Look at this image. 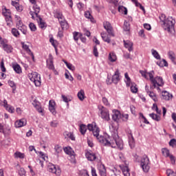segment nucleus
Listing matches in <instances>:
<instances>
[{"mask_svg":"<svg viewBox=\"0 0 176 176\" xmlns=\"http://www.w3.org/2000/svg\"><path fill=\"white\" fill-rule=\"evenodd\" d=\"M98 140L100 144H102V145L111 146L112 148H116L117 146L119 149H123V141H122V139L119 137L113 139V138H110L108 137L107 135H105L104 136H100Z\"/></svg>","mask_w":176,"mask_h":176,"instance_id":"obj_1","label":"nucleus"},{"mask_svg":"<svg viewBox=\"0 0 176 176\" xmlns=\"http://www.w3.org/2000/svg\"><path fill=\"white\" fill-rule=\"evenodd\" d=\"M39 12H41V8H39L38 5H35L33 6V11H30V14L32 19H35V17H36V21L40 28H41V30H45V28H46L47 27L46 23L43 21V19H42V18H41L39 15H38V13H39Z\"/></svg>","mask_w":176,"mask_h":176,"instance_id":"obj_2","label":"nucleus"},{"mask_svg":"<svg viewBox=\"0 0 176 176\" xmlns=\"http://www.w3.org/2000/svg\"><path fill=\"white\" fill-rule=\"evenodd\" d=\"M175 24V20L173 17L169 16L164 19L163 28L165 31L169 32V34H174L175 30H174V25Z\"/></svg>","mask_w":176,"mask_h":176,"instance_id":"obj_3","label":"nucleus"},{"mask_svg":"<svg viewBox=\"0 0 176 176\" xmlns=\"http://www.w3.org/2000/svg\"><path fill=\"white\" fill-rule=\"evenodd\" d=\"M28 78L30 80H31V82H33V83H34L35 86H36L37 87H39V86H41V75H39V74L33 72L28 74Z\"/></svg>","mask_w":176,"mask_h":176,"instance_id":"obj_4","label":"nucleus"},{"mask_svg":"<svg viewBox=\"0 0 176 176\" xmlns=\"http://www.w3.org/2000/svg\"><path fill=\"white\" fill-rule=\"evenodd\" d=\"M87 127L88 130H89V131H92L94 137H96L98 140V138H100V129H98L96 122H92L91 124H88Z\"/></svg>","mask_w":176,"mask_h":176,"instance_id":"obj_5","label":"nucleus"},{"mask_svg":"<svg viewBox=\"0 0 176 176\" xmlns=\"http://www.w3.org/2000/svg\"><path fill=\"white\" fill-rule=\"evenodd\" d=\"M47 170L50 173H52L56 175H60L61 174V169L59 167H56V165L52 163L48 164Z\"/></svg>","mask_w":176,"mask_h":176,"instance_id":"obj_6","label":"nucleus"},{"mask_svg":"<svg viewBox=\"0 0 176 176\" xmlns=\"http://www.w3.org/2000/svg\"><path fill=\"white\" fill-rule=\"evenodd\" d=\"M100 111L102 119H103V120H107L108 122V120L111 119V118L109 117V111L108 110V109L102 107Z\"/></svg>","mask_w":176,"mask_h":176,"instance_id":"obj_7","label":"nucleus"},{"mask_svg":"<svg viewBox=\"0 0 176 176\" xmlns=\"http://www.w3.org/2000/svg\"><path fill=\"white\" fill-rule=\"evenodd\" d=\"M151 82L153 83L154 87H159V86H163V85H164L163 78L160 76H157L155 78H151Z\"/></svg>","mask_w":176,"mask_h":176,"instance_id":"obj_8","label":"nucleus"},{"mask_svg":"<svg viewBox=\"0 0 176 176\" xmlns=\"http://www.w3.org/2000/svg\"><path fill=\"white\" fill-rule=\"evenodd\" d=\"M145 90L151 100H153L155 102H157V101H159V99L157 98V95H156L155 92L151 91L150 87L149 86H148V85H146Z\"/></svg>","mask_w":176,"mask_h":176,"instance_id":"obj_9","label":"nucleus"},{"mask_svg":"<svg viewBox=\"0 0 176 176\" xmlns=\"http://www.w3.org/2000/svg\"><path fill=\"white\" fill-rule=\"evenodd\" d=\"M103 27L108 32L109 35H111V36H115V34L113 33V29L112 28V25H111V23L109 22H104Z\"/></svg>","mask_w":176,"mask_h":176,"instance_id":"obj_10","label":"nucleus"},{"mask_svg":"<svg viewBox=\"0 0 176 176\" xmlns=\"http://www.w3.org/2000/svg\"><path fill=\"white\" fill-rule=\"evenodd\" d=\"M0 45H1L3 46V50L7 53H12V52H13V47H12V45H8V43H6V42H5L3 39L1 40Z\"/></svg>","mask_w":176,"mask_h":176,"instance_id":"obj_11","label":"nucleus"},{"mask_svg":"<svg viewBox=\"0 0 176 176\" xmlns=\"http://www.w3.org/2000/svg\"><path fill=\"white\" fill-rule=\"evenodd\" d=\"M140 72L142 76H143V78L147 80H151V79L153 78V72H148L146 71H140Z\"/></svg>","mask_w":176,"mask_h":176,"instance_id":"obj_12","label":"nucleus"},{"mask_svg":"<svg viewBox=\"0 0 176 176\" xmlns=\"http://www.w3.org/2000/svg\"><path fill=\"white\" fill-rule=\"evenodd\" d=\"M27 124V120L22 118L14 122V126L16 129H20V127H24Z\"/></svg>","mask_w":176,"mask_h":176,"instance_id":"obj_13","label":"nucleus"},{"mask_svg":"<svg viewBox=\"0 0 176 176\" xmlns=\"http://www.w3.org/2000/svg\"><path fill=\"white\" fill-rule=\"evenodd\" d=\"M16 27L18 30L22 31L23 34H27V27L23 24L21 20L16 21Z\"/></svg>","mask_w":176,"mask_h":176,"instance_id":"obj_14","label":"nucleus"},{"mask_svg":"<svg viewBox=\"0 0 176 176\" xmlns=\"http://www.w3.org/2000/svg\"><path fill=\"white\" fill-rule=\"evenodd\" d=\"M49 109L53 115H56V102L54 100H50L49 102Z\"/></svg>","mask_w":176,"mask_h":176,"instance_id":"obj_15","label":"nucleus"},{"mask_svg":"<svg viewBox=\"0 0 176 176\" xmlns=\"http://www.w3.org/2000/svg\"><path fill=\"white\" fill-rule=\"evenodd\" d=\"M120 168L124 176H130V169L127 165H120Z\"/></svg>","mask_w":176,"mask_h":176,"instance_id":"obj_16","label":"nucleus"},{"mask_svg":"<svg viewBox=\"0 0 176 176\" xmlns=\"http://www.w3.org/2000/svg\"><path fill=\"white\" fill-rule=\"evenodd\" d=\"M33 105L35 107L36 109L38 111V112H39V113L43 115V108H42V106H41V103H39V102L34 100Z\"/></svg>","mask_w":176,"mask_h":176,"instance_id":"obj_17","label":"nucleus"},{"mask_svg":"<svg viewBox=\"0 0 176 176\" xmlns=\"http://www.w3.org/2000/svg\"><path fill=\"white\" fill-rule=\"evenodd\" d=\"M162 100H165L166 101H168L173 98V95L168 91H162Z\"/></svg>","mask_w":176,"mask_h":176,"instance_id":"obj_18","label":"nucleus"},{"mask_svg":"<svg viewBox=\"0 0 176 176\" xmlns=\"http://www.w3.org/2000/svg\"><path fill=\"white\" fill-rule=\"evenodd\" d=\"M101 36L104 42H107V43H111V38L109 36H112V35H109L106 32L101 33Z\"/></svg>","mask_w":176,"mask_h":176,"instance_id":"obj_19","label":"nucleus"},{"mask_svg":"<svg viewBox=\"0 0 176 176\" xmlns=\"http://www.w3.org/2000/svg\"><path fill=\"white\" fill-rule=\"evenodd\" d=\"M47 63L50 69H54V65H53V56L52 54L49 55V59L47 60Z\"/></svg>","mask_w":176,"mask_h":176,"instance_id":"obj_20","label":"nucleus"},{"mask_svg":"<svg viewBox=\"0 0 176 176\" xmlns=\"http://www.w3.org/2000/svg\"><path fill=\"white\" fill-rule=\"evenodd\" d=\"M113 120H119L121 118L120 111L118 110H113Z\"/></svg>","mask_w":176,"mask_h":176,"instance_id":"obj_21","label":"nucleus"},{"mask_svg":"<svg viewBox=\"0 0 176 176\" xmlns=\"http://www.w3.org/2000/svg\"><path fill=\"white\" fill-rule=\"evenodd\" d=\"M124 45L126 49H128L129 52L133 51V43L130 41H124Z\"/></svg>","mask_w":176,"mask_h":176,"instance_id":"obj_22","label":"nucleus"},{"mask_svg":"<svg viewBox=\"0 0 176 176\" xmlns=\"http://www.w3.org/2000/svg\"><path fill=\"white\" fill-rule=\"evenodd\" d=\"M86 157L90 162H93V161L96 160V154L88 151L86 153Z\"/></svg>","mask_w":176,"mask_h":176,"instance_id":"obj_23","label":"nucleus"},{"mask_svg":"<svg viewBox=\"0 0 176 176\" xmlns=\"http://www.w3.org/2000/svg\"><path fill=\"white\" fill-rule=\"evenodd\" d=\"M119 75H120L119 69H117L115 72L114 75L112 76V82H113V83H118V82H119V80H120Z\"/></svg>","mask_w":176,"mask_h":176,"instance_id":"obj_24","label":"nucleus"},{"mask_svg":"<svg viewBox=\"0 0 176 176\" xmlns=\"http://www.w3.org/2000/svg\"><path fill=\"white\" fill-rule=\"evenodd\" d=\"M150 164L149 158L146 155H143L140 161V165Z\"/></svg>","mask_w":176,"mask_h":176,"instance_id":"obj_25","label":"nucleus"},{"mask_svg":"<svg viewBox=\"0 0 176 176\" xmlns=\"http://www.w3.org/2000/svg\"><path fill=\"white\" fill-rule=\"evenodd\" d=\"M78 100H80V101H83V100H85V98H86V96L85 95V91L83 89H80L78 94Z\"/></svg>","mask_w":176,"mask_h":176,"instance_id":"obj_26","label":"nucleus"},{"mask_svg":"<svg viewBox=\"0 0 176 176\" xmlns=\"http://www.w3.org/2000/svg\"><path fill=\"white\" fill-rule=\"evenodd\" d=\"M12 6H14V8H16L18 12L23 11V6L19 4V1L17 2V1H12Z\"/></svg>","mask_w":176,"mask_h":176,"instance_id":"obj_27","label":"nucleus"},{"mask_svg":"<svg viewBox=\"0 0 176 176\" xmlns=\"http://www.w3.org/2000/svg\"><path fill=\"white\" fill-rule=\"evenodd\" d=\"M64 151L67 155H69V156H75V152L72 151V148L70 146L65 147Z\"/></svg>","mask_w":176,"mask_h":176,"instance_id":"obj_28","label":"nucleus"},{"mask_svg":"<svg viewBox=\"0 0 176 176\" xmlns=\"http://www.w3.org/2000/svg\"><path fill=\"white\" fill-rule=\"evenodd\" d=\"M12 68H13L14 71H15V72H16V74H21L22 71H21V67H20V65H19L17 63H14L12 65Z\"/></svg>","mask_w":176,"mask_h":176,"instance_id":"obj_29","label":"nucleus"},{"mask_svg":"<svg viewBox=\"0 0 176 176\" xmlns=\"http://www.w3.org/2000/svg\"><path fill=\"white\" fill-rule=\"evenodd\" d=\"M21 45L23 49L25 50V52H27L28 53H30L32 58H34V54L31 52V50H30V46H28V45L25 44V43H21Z\"/></svg>","mask_w":176,"mask_h":176,"instance_id":"obj_30","label":"nucleus"},{"mask_svg":"<svg viewBox=\"0 0 176 176\" xmlns=\"http://www.w3.org/2000/svg\"><path fill=\"white\" fill-rule=\"evenodd\" d=\"M14 156L15 159H24V157H25V154L20 151H16L14 153Z\"/></svg>","mask_w":176,"mask_h":176,"instance_id":"obj_31","label":"nucleus"},{"mask_svg":"<svg viewBox=\"0 0 176 176\" xmlns=\"http://www.w3.org/2000/svg\"><path fill=\"white\" fill-rule=\"evenodd\" d=\"M99 173L101 176H107V170L104 165H100L99 167Z\"/></svg>","mask_w":176,"mask_h":176,"instance_id":"obj_32","label":"nucleus"},{"mask_svg":"<svg viewBox=\"0 0 176 176\" xmlns=\"http://www.w3.org/2000/svg\"><path fill=\"white\" fill-rule=\"evenodd\" d=\"M109 60L111 63H115L118 60V57H116V54L113 52H111L109 55Z\"/></svg>","mask_w":176,"mask_h":176,"instance_id":"obj_33","label":"nucleus"},{"mask_svg":"<svg viewBox=\"0 0 176 176\" xmlns=\"http://www.w3.org/2000/svg\"><path fill=\"white\" fill-rule=\"evenodd\" d=\"M118 12L121 13V14H127V8L123 6H118Z\"/></svg>","mask_w":176,"mask_h":176,"instance_id":"obj_34","label":"nucleus"},{"mask_svg":"<svg viewBox=\"0 0 176 176\" xmlns=\"http://www.w3.org/2000/svg\"><path fill=\"white\" fill-rule=\"evenodd\" d=\"M162 153L165 157H168L171 155L170 154V150H168L167 148H162Z\"/></svg>","mask_w":176,"mask_h":176,"instance_id":"obj_35","label":"nucleus"},{"mask_svg":"<svg viewBox=\"0 0 176 176\" xmlns=\"http://www.w3.org/2000/svg\"><path fill=\"white\" fill-rule=\"evenodd\" d=\"M3 14L6 17V19H10V10L6 8L3 9Z\"/></svg>","mask_w":176,"mask_h":176,"instance_id":"obj_36","label":"nucleus"},{"mask_svg":"<svg viewBox=\"0 0 176 176\" xmlns=\"http://www.w3.org/2000/svg\"><path fill=\"white\" fill-rule=\"evenodd\" d=\"M131 91L133 93H138V88L137 87V85H135V83L131 82Z\"/></svg>","mask_w":176,"mask_h":176,"instance_id":"obj_37","label":"nucleus"},{"mask_svg":"<svg viewBox=\"0 0 176 176\" xmlns=\"http://www.w3.org/2000/svg\"><path fill=\"white\" fill-rule=\"evenodd\" d=\"M131 1L135 3V6H139L140 9L144 12V13H145V8L144 6H142V5H141V3H138V0H131Z\"/></svg>","mask_w":176,"mask_h":176,"instance_id":"obj_38","label":"nucleus"},{"mask_svg":"<svg viewBox=\"0 0 176 176\" xmlns=\"http://www.w3.org/2000/svg\"><path fill=\"white\" fill-rule=\"evenodd\" d=\"M11 32L12 35L15 36V38H19L20 36V32L16 28H12Z\"/></svg>","mask_w":176,"mask_h":176,"instance_id":"obj_39","label":"nucleus"},{"mask_svg":"<svg viewBox=\"0 0 176 176\" xmlns=\"http://www.w3.org/2000/svg\"><path fill=\"white\" fill-rule=\"evenodd\" d=\"M50 42L52 43V46L57 50V46H58V43L57 41L54 40L53 38H50Z\"/></svg>","mask_w":176,"mask_h":176,"instance_id":"obj_40","label":"nucleus"},{"mask_svg":"<svg viewBox=\"0 0 176 176\" xmlns=\"http://www.w3.org/2000/svg\"><path fill=\"white\" fill-rule=\"evenodd\" d=\"M124 76H125V79H126L125 82H126V86H130L131 85V80L130 79V77L129 76V74L125 73Z\"/></svg>","mask_w":176,"mask_h":176,"instance_id":"obj_41","label":"nucleus"},{"mask_svg":"<svg viewBox=\"0 0 176 176\" xmlns=\"http://www.w3.org/2000/svg\"><path fill=\"white\" fill-rule=\"evenodd\" d=\"M150 118H152L153 120H156V122H159L160 120V116H157L155 113L149 114Z\"/></svg>","mask_w":176,"mask_h":176,"instance_id":"obj_42","label":"nucleus"},{"mask_svg":"<svg viewBox=\"0 0 176 176\" xmlns=\"http://www.w3.org/2000/svg\"><path fill=\"white\" fill-rule=\"evenodd\" d=\"M141 167L144 173H148V171H149L151 168L149 164H146L145 165H141Z\"/></svg>","mask_w":176,"mask_h":176,"instance_id":"obj_43","label":"nucleus"},{"mask_svg":"<svg viewBox=\"0 0 176 176\" xmlns=\"http://www.w3.org/2000/svg\"><path fill=\"white\" fill-rule=\"evenodd\" d=\"M63 63H65V64L66 65L67 68L69 69H70V71H74L75 70V66H74L72 64L68 63V62H67L65 60H63Z\"/></svg>","mask_w":176,"mask_h":176,"instance_id":"obj_44","label":"nucleus"},{"mask_svg":"<svg viewBox=\"0 0 176 176\" xmlns=\"http://www.w3.org/2000/svg\"><path fill=\"white\" fill-rule=\"evenodd\" d=\"M169 58L171 61H175V54L173 51H169L168 53Z\"/></svg>","mask_w":176,"mask_h":176,"instance_id":"obj_45","label":"nucleus"},{"mask_svg":"<svg viewBox=\"0 0 176 176\" xmlns=\"http://www.w3.org/2000/svg\"><path fill=\"white\" fill-rule=\"evenodd\" d=\"M151 53L155 58L157 60H160V55H159V53H157L156 50H152Z\"/></svg>","mask_w":176,"mask_h":176,"instance_id":"obj_46","label":"nucleus"},{"mask_svg":"<svg viewBox=\"0 0 176 176\" xmlns=\"http://www.w3.org/2000/svg\"><path fill=\"white\" fill-rule=\"evenodd\" d=\"M120 175V170H118V169H114L111 170V176H119Z\"/></svg>","mask_w":176,"mask_h":176,"instance_id":"obj_47","label":"nucleus"},{"mask_svg":"<svg viewBox=\"0 0 176 176\" xmlns=\"http://www.w3.org/2000/svg\"><path fill=\"white\" fill-rule=\"evenodd\" d=\"M87 130V128L86 127V125L82 124L80 126V131L81 134H85Z\"/></svg>","mask_w":176,"mask_h":176,"instance_id":"obj_48","label":"nucleus"},{"mask_svg":"<svg viewBox=\"0 0 176 176\" xmlns=\"http://www.w3.org/2000/svg\"><path fill=\"white\" fill-rule=\"evenodd\" d=\"M73 35H74V41H78L79 40V37L82 36V34L81 33L76 32H74L73 33Z\"/></svg>","mask_w":176,"mask_h":176,"instance_id":"obj_49","label":"nucleus"},{"mask_svg":"<svg viewBox=\"0 0 176 176\" xmlns=\"http://www.w3.org/2000/svg\"><path fill=\"white\" fill-rule=\"evenodd\" d=\"M129 142L131 148H134V146H135V142L134 141V138L133 137L129 138Z\"/></svg>","mask_w":176,"mask_h":176,"instance_id":"obj_50","label":"nucleus"},{"mask_svg":"<svg viewBox=\"0 0 176 176\" xmlns=\"http://www.w3.org/2000/svg\"><path fill=\"white\" fill-rule=\"evenodd\" d=\"M152 109L153 111H156L158 115H160V113H162V111L159 110V108H157V104H153Z\"/></svg>","mask_w":176,"mask_h":176,"instance_id":"obj_51","label":"nucleus"},{"mask_svg":"<svg viewBox=\"0 0 176 176\" xmlns=\"http://www.w3.org/2000/svg\"><path fill=\"white\" fill-rule=\"evenodd\" d=\"M166 173L168 176H176V171L174 172V170L170 169L167 170Z\"/></svg>","mask_w":176,"mask_h":176,"instance_id":"obj_52","label":"nucleus"},{"mask_svg":"<svg viewBox=\"0 0 176 176\" xmlns=\"http://www.w3.org/2000/svg\"><path fill=\"white\" fill-rule=\"evenodd\" d=\"M0 68L2 72H6V68L5 67V63H3V59L1 60V62L0 63Z\"/></svg>","mask_w":176,"mask_h":176,"instance_id":"obj_53","label":"nucleus"},{"mask_svg":"<svg viewBox=\"0 0 176 176\" xmlns=\"http://www.w3.org/2000/svg\"><path fill=\"white\" fill-rule=\"evenodd\" d=\"M159 65L160 67H167L168 64L167 63V61H166V60L163 59L160 62Z\"/></svg>","mask_w":176,"mask_h":176,"instance_id":"obj_54","label":"nucleus"},{"mask_svg":"<svg viewBox=\"0 0 176 176\" xmlns=\"http://www.w3.org/2000/svg\"><path fill=\"white\" fill-rule=\"evenodd\" d=\"M139 36H140V38H144V39H145L146 38V36H145V32L144 31V30H140L138 32Z\"/></svg>","mask_w":176,"mask_h":176,"instance_id":"obj_55","label":"nucleus"},{"mask_svg":"<svg viewBox=\"0 0 176 176\" xmlns=\"http://www.w3.org/2000/svg\"><path fill=\"white\" fill-rule=\"evenodd\" d=\"M8 85L10 86V87L12 88L13 90H16V84L14 83V82L9 80Z\"/></svg>","mask_w":176,"mask_h":176,"instance_id":"obj_56","label":"nucleus"},{"mask_svg":"<svg viewBox=\"0 0 176 176\" xmlns=\"http://www.w3.org/2000/svg\"><path fill=\"white\" fill-rule=\"evenodd\" d=\"M124 30H125V31H130V23L124 22Z\"/></svg>","mask_w":176,"mask_h":176,"instance_id":"obj_57","label":"nucleus"},{"mask_svg":"<svg viewBox=\"0 0 176 176\" xmlns=\"http://www.w3.org/2000/svg\"><path fill=\"white\" fill-rule=\"evenodd\" d=\"M55 16L57 17V19H61L64 18V16H63V14L60 12H55Z\"/></svg>","mask_w":176,"mask_h":176,"instance_id":"obj_58","label":"nucleus"},{"mask_svg":"<svg viewBox=\"0 0 176 176\" xmlns=\"http://www.w3.org/2000/svg\"><path fill=\"white\" fill-rule=\"evenodd\" d=\"M6 109L10 112V113H13L14 112V107H12V106H8L7 107V108H6Z\"/></svg>","mask_w":176,"mask_h":176,"instance_id":"obj_59","label":"nucleus"},{"mask_svg":"<svg viewBox=\"0 0 176 176\" xmlns=\"http://www.w3.org/2000/svg\"><path fill=\"white\" fill-rule=\"evenodd\" d=\"M29 27H30L31 31H36V26L35 25V24L30 23L29 24Z\"/></svg>","mask_w":176,"mask_h":176,"instance_id":"obj_60","label":"nucleus"},{"mask_svg":"<svg viewBox=\"0 0 176 176\" xmlns=\"http://www.w3.org/2000/svg\"><path fill=\"white\" fill-rule=\"evenodd\" d=\"M85 16L87 19H91V21H93V16H91L89 12H86Z\"/></svg>","mask_w":176,"mask_h":176,"instance_id":"obj_61","label":"nucleus"},{"mask_svg":"<svg viewBox=\"0 0 176 176\" xmlns=\"http://www.w3.org/2000/svg\"><path fill=\"white\" fill-rule=\"evenodd\" d=\"M19 174L20 176H25V170H24V168H21Z\"/></svg>","mask_w":176,"mask_h":176,"instance_id":"obj_62","label":"nucleus"},{"mask_svg":"<svg viewBox=\"0 0 176 176\" xmlns=\"http://www.w3.org/2000/svg\"><path fill=\"white\" fill-rule=\"evenodd\" d=\"M80 176H89V173L86 170H81L80 172Z\"/></svg>","mask_w":176,"mask_h":176,"instance_id":"obj_63","label":"nucleus"},{"mask_svg":"<svg viewBox=\"0 0 176 176\" xmlns=\"http://www.w3.org/2000/svg\"><path fill=\"white\" fill-rule=\"evenodd\" d=\"M169 145L170 146H176V140L175 139H172L170 142H169Z\"/></svg>","mask_w":176,"mask_h":176,"instance_id":"obj_64","label":"nucleus"}]
</instances>
